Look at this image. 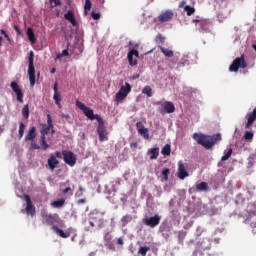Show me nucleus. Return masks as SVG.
Instances as JSON below:
<instances>
[{"label": "nucleus", "mask_w": 256, "mask_h": 256, "mask_svg": "<svg viewBox=\"0 0 256 256\" xmlns=\"http://www.w3.org/2000/svg\"><path fill=\"white\" fill-rule=\"evenodd\" d=\"M193 139L198 143V145H201L204 147V149H211L215 145V143H218V141H221V134H214V135H205L201 133H194Z\"/></svg>", "instance_id": "f257e3e1"}, {"label": "nucleus", "mask_w": 256, "mask_h": 256, "mask_svg": "<svg viewBox=\"0 0 256 256\" xmlns=\"http://www.w3.org/2000/svg\"><path fill=\"white\" fill-rule=\"evenodd\" d=\"M42 223H45L46 225H51L53 231H55V233L59 235V237H62V239H69V237H71V234L69 232H64L63 230H61V228L55 226L56 220L53 214L44 215Z\"/></svg>", "instance_id": "f03ea898"}, {"label": "nucleus", "mask_w": 256, "mask_h": 256, "mask_svg": "<svg viewBox=\"0 0 256 256\" xmlns=\"http://www.w3.org/2000/svg\"><path fill=\"white\" fill-rule=\"evenodd\" d=\"M76 106L78 107V109H80L81 111H83L85 117H87L88 119H90V121H98V123L103 120V118H101L99 116V114H95L93 112V109L87 107L85 104H83V102L77 100L76 101Z\"/></svg>", "instance_id": "7ed1b4c3"}, {"label": "nucleus", "mask_w": 256, "mask_h": 256, "mask_svg": "<svg viewBox=\"0 0 256 256\" xmlns=\"http://www.w3.org/2000/svg\"><path fill=\"white\" fill-rule=\"evenodd\" d=\"M35 54L30 51L28 56V76L31 87H35V65H34Z\"/></svg>", "instance_id": "20e7f679"}, {"label": "nucleus", "mask_w": 256, "mask_h": 256, "mask_svg": "<svg viewBox=\"0 0 256 256\" xmlns=\"http://www.w3.org/2000/svg\"><path fill=\"white\" fill-rule=\"evenodd\" d=\"M246 67L247 62L245 61V56L242 55L241 57H237L236 59H234V61L229 67V71L230 73H237V71H239L240 68L246 69Z\"/></svg>", "instance_id": "39448f33"}, {"label": "nucleus", "mask_w": 256, "mask_h": 256, "mask_svg": "<svg viewBox=\"0 0 256 256\" xmlns=\"http://www.w3.org/2000/svg\"><path fill=\"white\" fill-rule=\"evenodd\" d=\"M209 249H211V240L204 238L197 243L196 250L193 252L192 256L203 255V251H209Z\"/></svg>", "instance_id": "423d86ee"}, {"label": "nucleus", "mask_w": 256, "mask_h": 256, "mask_svg": "<svg viewBox=\"0 0 256 256\" xmlns=\"http://www.w3.org/2000/svg\"><path fill=\"white\" fill-rule=\"evenodd\" d=\"M97 133L101 143H103V141H109V131H107V127H105V121H103V119L98 122Z\"/></svg>", "instance_id": "0eeeda50"}, {"label": "nucleus", "mask_w": 256, "mask_h": 256, "mask_svg": "<svg viewBox=\"0 0 256 256\" xmlns=\"http://www.w3.org/2000/svg\"><path fill=\"white\" fill-rule=\"evenodd\" d=\"M131 93V84L125 83V85L121 86L120 90L116 93L115 101L117 103H121L129 94Z\"/></svg>", "instance_id": "6e6552de"}, {"label": "nucleus", "mask_w": 256, "mask_h": 256, "mask_svg": "<svg viewBox=\"0 0 256 256\" xmlns=\"http://www.w3.org/2000/svg\"><path fill=\"white\" fill-rule=\"evenodd\" d=\"M156 105H161V107L159 108L161 115H165V113H175V104H173V102L166 101L162 103L161 101H159L156 102Z\"/></svg>", "instance_id": "1a4fd4ad"}, {"label": "nucleus", "mask_w": 256, "mask_h": 256, "mask_svg": "<svg viewBox=\"0 0 256 256\" xmlns=\"http://www.w3.org/2000/svg\"><path fill=\"white\" fill-rule=\"evenodd\" d=\"M144 225L146 227H150L151 229H155L161 223V216L159 214H155L154 216L151 217H146L143 219Z\"/></svg>", "instance_id": "9d476101"}, {"label": "nucleus", "mask_w": 256, "mask_h": 256, "mask_svg": "<svg viewBox=\"0 0 256 256\" xmlns=\"http://www.w3.org/2000/svg\"><path fill=\"white\" fill-rule=\"evenodd\" d=\"M62 155L66 165L75 167V163H77V157H75V154L72 151L64 150L62 151Z\"/></svg>", "instance_id": "9b49d317"}, {"label": "nucleus", "mask_w": 256, "mask_h": 256, "mask_svg": "<svg viewBox=\"0 0 256 256\" xmlns=\"http://www.w3.org/2000/svg\"><path fill=\"white\" fill-rule=\"evenodd\" d=\"M31 147H32V149H35V150L41 149L42 151H47V149H49V144L47 143L46 137L45 136H41V138H40V146H39V144H37V142L32 141L31 142Z\"/></svg>", "instance_id": "f8f14e48"}, {"label": "nucleus", "mask_w": 256, "mask_h": 256, "mask_svg": "<svg viewBox=\"0 0 256 256\" xmlns=\"http://www.w3.org/2000/svg\"><path fill=\"white\" fill-rule=\"evenodd\" d=\"M174 15L175 13H173V10H166L158 16V21L160 23H167L173 19Z\"/></svg>", "instance_id": "ddd939ff"}, {"label": "nucleus", "mask_w": 256, "mask_h": 256, "mask_svg": "<svg viewBox=\"0 0 256 256\" xmlns=\"http://www.w3.org/2000/svg\"><path fill=\"white\" fill-rule=\"evenodd\" d=\"M11 89L14 91V93H16L17 95V101L19 103H23V90H21V88H19V84H17V82L13 81L10 84Z\"/></svg>", "instance_id": "4468645a"}, {"label": "nucleus", "mask_w": 256, "mask_h": 256, "mask_svg": "<svg viewBox=\"0 0 256 256\" xmlns=\"http://www.w3.org/2000/svg\"><path fill=\"white\" fill-rule=\"evenodd\" d=\"M136 129H137L139 135H141V137H143V139H149V129L145 128V125H143V122H141V121L137 122Z\"/></svg>", "instance_id": "2eb2a0df"}, {"label": "nucleus", "mask_w": 256, "mask_h": 256, "mask_svg": "<svg viewBox=\"0 0 256 256\" xmlns=\"http://www.w3.org/2000/svg\"><path fill=\"white\" fill-rule=\"evenodd\" d=\"M26 201V213L27 215H35V205H33V202H31V197L29 195L24 196Z\"/></svg>", "instance_id": "dca6fc26"}, {"label": "nucleus", "mask_w": 256, "mask_h": 256, "mask_svg": "<svg viewBox=\"0 0 256 256\" xmlns=\"http://www.w3.org/2000/svg\"><path fill=\"white\" fill-rule=\"evenodd\" d=\"M246 119L247 123L245 125V129H250L256 121V108H254L252 112H249L246 115Z\"/></svg>", "instance_id": "f3484780"}, {"label": "nucleus", "mask_w": 256, "mask_h": 256, "mask_svg": "<svg viewBox=\"0 0 256 256\" xmlns=\"http://www.w3.org/2000/svg\"><path fill=\"white\" fill-rule=\"evenodd\" d=\"M178 177L179 179H185L186 177H189L187 168H185V164H183L182 161L178 162Z\"/></svg>", "instance_id": "a211bd4d"}, {"label": "nucleus", "mask_w": 256, "mask_h": 256, "mask_svg": "<svg viewBox=\"0 0 256 256\" xmlns=\"http://www.w3.org/2000/svg\"><path fill=\"white\" fill-rule=\"evenodd\" d=\"M47 163L51 171H55V169H57V166L59 165V161L57 160V157H55L54 154H50Z\"/></svg>", "instance_id": "6ab92c4d"}, {"label": "nucleus", "mask_w": 256, "mask_h": 256, "mask_svg": "<svg viewBox=\"0 0 256 256\" xmlns=\"http://www.w3.org/2000/svg\"><path fill=\"white\" fill-rule=\"evenodd\" d=\"M133 55L139 57V51L132 49L130 52H128V61L131 67H135V65H137V58H133Z\"/></svg>", "instance_id": "aec40b11"}, {"label": "nucleus", "mask_w": 256, "mask_h": 256, "mask_svg": "<svg viewBox=\"0 0 256 256\" xmlns=\"http://www.w3.org/2000/svg\"><path fill=\"white\" fill-rule=\"evenodd\" d=\"M64 19L69 21L73 27H77V20L75 19V13H73V11L69 10L66 14H64Z\"/></svg>", "instance_id": "412c9836"}, {"label": "nucleus", "mask_w": 256, "mask_h": 256, "mask_svg": "<svg viewBox=\"0 0 256 256\" xmlns=\"http://www.w3.org/2000/svg\"><path fill=\"white\" fill-rule=\"evenodd\" d=\"M53 89H54L53 99H54L57 107H59V109H61V94H59L57 82L54 84Z\"/></svg>", "instance_id": "4be33fe9"}, {"label": "nucleus", "mask_w": 256, "mask_h": 256, "mask_svg": "<svg viewBox=\"0 0 256 256\" xmlns=\"http://www.w3.org/2000/svg\"><path fill=\"white\" fill-rule=\"evenodd\" d=\"M35 137H37V127H30L27 135L25 136V141H34Z\"/></svg>", "instance_id": "5701e85b"}, {"label": "nucleus", "mask_w": 256, "mask_h": 256, "mask_svg": "<svg viewBox=\"0 0 256 256\" xmlns=\"http://www.w3.org/2000/svg\"><path fill=\"white\" fill-rule=\"evenodd\" d=\"M28 39L32 43H37V38H35V32H33V28H27Z\"/></svg>", "instance_id": "b1692460"}, {"label": "nucleus", "mask_w": 256, "mask_h": 256, "mask_svg": "<svg viewBox=\"0 0 256 256\" xmlns=\"http://www.w3.org/2000/svg\"><path fill=\"white\" fill-rule=\"evenodd\" d=\"M158 49H160L161 53H163V55L165 57H173V55H174L173 50H169V48H165L163 46H159Z\"/></svg>", "instance_id": "393cba45"}, {"label": "nucleus", "mask_w": 256, "mask_h": 256, "mask_svg": "<svg viewBox=\"0 0 256 256\" xmlns=\"http://www.w3.org/2000/svg\"><path fill=\"white\" fill-rule=\"evenodd\" d=\"M148 153L151 155L150 159L151 161L157 159L159 157V148H152L148 151Z\"/></svg>", "instance_id": "a878e982"}, {"label": "nucleus", "mask_w": 256, "mask_h": 256, "mask_svg": "<svg viewBox=\"0 0 256 256\" xmlns=\"http://www.w3.org/2000/svg\"><path fill=\"white\" fill-rule=\"evenodd\" d=\"M51 129H52V133H55V130H53L51 126L44 125L41 130V137H45V135H49V131H51Z\"/></svg>", "instance_id": "bb28decb"}, {"label": "nucleus", "mask_w": 256, "mask_h": 256, "mask_svg": "<svg viewBox=\"0 0 256 256\" xmlns=\"http://www.w3.org/2000/svg\"><path fill=\"white\" fill-rule=\"evenodd\" d=\"M197 191H209V184L207 182H201L196 186Z\"/></svg>", "instance_id": "cd10ccee"}, {"label": "nucleus", "mask_w": 256, "mask_h": 256, "mask_svg": "<svg viewBox=\"0 0 256 256\" xmlns=\"http://www.w3.org/2000/svg\"><path fill=\"white\" fill-rule=\"evenodd\" d=\"M200 31H207L209 29V22L207 20L199 21Z\"/></svg>", "instance_id": "c85d7f7f"}, {"label": "nucleus", "mask_w": 256, "mask_h": 256, "mask_svg": "<svg viewBox=\"0 0 256 256\" xmlns=\"http://www.w3.org/2000/svg\"><path fill=\"white\" fill-rule=\"evenodd\" d=\"M142 93L144 95H147V97H153V89L151 86H145L142 90Z\"/></svg>", "instance_id": "c756f323"}, {"label": "nucleus", "mask_w": 256, "mask_h": 256, "mask_svg": "<svg viewBox=\"0 0 256 256\" xmlns=\"http://www.w3.org/2000/svg\"><path fill=\"white\" fill-rule=\"evenodd\" d=\"M18 135L19 139H23V135H25V124L23 122L19 123Z\"/></svg>", "instance_id": "7c9ffc66"}, {"label": "nucleus", "mask_w": 256, "mask_h": 256, "mask_svg": "<svg viewBox=\"0 0 256 256\" xmlns=\"http://www.w3.org/2000/svg\"><path fill=\"white\" fill-rule=\"evenodd\" d=\"M51 205L52 207H56V208L63 207V205H65V199L56 200L52 202Z\"/></svg>", "instance_id": "2f4dec72"}, {"label": "nucleus", "mask_w": 256, "mask_h": 256, "mask_svg": "<svg viewBox=\"0 0 256 256\" xmlns=\"http://www.w3.org/2000/svg\"><path fill=\"white\" fill-rule=\"evenodd\" d=\"M22 115L25 119H29V104L24 105L22 108Z\"/></svg>", "instance_id": "473e14b6"}, {"label": "nucleus", "mask_w": 256, "mask_h": 256, "mask_svg": "<svg viewBox=\"0 0 256 256\" xmlns=\"http://www.w3.org/2000/svg\"><path fill=\"white\" fill-rule=\"evenodd\" d=\"M184 11H186L188 17H191V15H193L195 13V8L189 6V5H186L184 7Z\"/></svg>", "instance_id": "72a5a7b5"}, {"label": "nucleus", "mask_w": 256, "mask_h": 256, "mask_svg": "<svg viewBox=\"0 0 256 256\" xmlns=\"http://www.w3.org/2000/svg\"><path fill=\"white\" fill-rule=\"evenodd\" d=\"M155 43L158 45H163L165 43V37H163L161 34H158L155 38Z\"/></svg>", "instance_id": "f704fd0d"}, {"label": "nucleus", "mask_w": 256, "mask_h": 256, "mask_svg": "<svg viewBox=\"0 0 256 256\" xmlns=\"http://www.w3.org/2000/svg\"><path fill=\"white\" fill-rule=\"evenodd\" d=\"M253 137H255V134H254L253 132H251V131H246V132L244 133V139H245L246 141H251V140H253Z\"/></svg>", "instance_id": "c9c22d12"}, {"label": "nucleus", "mask_w": 256, "mask_h": 256, "mask_svg": "<svg viewBox=\"0 0 256 256\" xmlns=\"http://www.w3.org/2000/svg\"><path fill=\"white\" fill-rule=\"evenodd\" d=\"M162 155H171V145L166 144V145L162 148Z\"/></svg>", "instance_id": "e433bc0d"}, {"label": "nucleus", "mask_w": 256, "mask_h": 256, "mask_svg": "<svg viewBox=\"0 0 256 256\" xmlns=\"http://www.w3.org/2000/svg\"><path fill=\"white\" fill-rule=\"evenodd\" d=\"M149 247H147V246H142V247H140L139 248V251H138V253H139V255H141V256H147V252L149 251Z\"/></svg>", "instance_id": "4c0bfd02"}, {"label": "nucleus", "mask_w": 256, "mask_h": 256, "mask_svg": "<svg viewBox=\"0 0 256 256\" xmlns=\"http://www.w3.org/2000/svg\"><path fill=\"white\" fill-rule=\"evenodd\" d=\"M50 7L55 9V7L61 6V0H49Z\"/></svg>", "instance_id": "58836bf2"}, {"label": "nucleus", "mask_w": 256, "mask_h": 256, "mask_svg": "<svg viewBox=\"0 0 256 256\" xmlns=\"http://www.w3.org/2000/svg\"><path fill=\"white\" fill-rule=\"evenodd\" d=\"M231 155H233V149L230 148L228 152L224 156H222L221 161H227L231 157Z\"/></svg>", "instance_id": "ea45409f"}, {"label": "nucleus", "mask_w": 256, "mask_h": 256, "mask_svg": "<svg viewBox=\"0 0 256 256\" xmlns=\"http://www.w3.org/2000/svg\"><path fill=\"white\" fill-rule=\"evenodd\" d=\"M169 173H171V170H169V168H165V169L162 171V176L164 177V180H165V181H168V180H169Z\"/></svg>", "instance_id": "a19ab883"}, {"label": "nucleus", "mask_w": 256, "mask_h": 256, "mask_svg": "<svg viewBox=\"0 0 256 256\" xmlns=\"http://www.w3.org/2000/svg\"><path fill=\"white\" fill-rule=\"evenodd\" d=\"M91 0H85V5H84V10L85 13H87V11H91Z\"/></svg>", "instance_id": "79ce46f5"}, {"label": "nucleus", "mask_w": 256, "mask_h": 256, "mask_svg": "<svg viewBox=\"0 0 256 256\" xmlns=\"http://www.w3.org/2000/svg\"><path fill=\"white\" fill-rule=\"evenodd\" d=\"M69 56V50L64 49L61 54L57 55V59H61V57H68Z\"/></svg>", "instance_id": "37998d69"}, {"label": "nucleus", "mask_w": 256, "mask_h": 256, "mask_svg": "<svg viewBox=\"0 0 256 256\" xmlns=\"http://www.w3.org/2000/svg\"><path fill=\"white\" fill-rule=\"evenodd\" d=\"M112 239L113 237L111 236V233L107 232L104 236V241H106V243H111Z\"/></svg>", "instance_id": "c03bdc74"}, {"label": "nucleus", "mask_w": 256, "mask_h": 256, "mask_svg": "<svg viewBox=\"0 0 256 256\" xmlns=\"http://www.w3.org/2000/svg\"><path fill=\"white\" fill-rule=\"evenodd\" d=\"M46 126L53 128V120L51 119V114L47 115V125Z\"/></svg>", "instance_id": "a18cd8bd"}, {"label": "nucleus", "mask_w": 256, "mask_h": 256, "mask_svg": "<svg viewBox=\"0 0 256 256\" xmlns=\"http://www.w3.org/2000/svg\"><path fill=\"white\" fill-rule=\"evenodd\" d=\"M91 16H92V19H94V21H98V19H101V14L99 13L92 12Z\"/></svg>", "instance_id": "49530a36"}, {"label": "nucleus", "mask_w": 256, "mask_h": 256, "mask_svg": "<svg viewBox=\"0 0 256 256\" xmlns=\"http://www.w3.org/2000/svg\"><path fill=\"white\" fill-rule=\"evenodd\" d=\"M62 193H63L64 195H67V193H69V195H73V190L71 189V187H67L66 189H64V190L62 191Z\"/></svg>", "instance_id": "de8ad7c7"}, {"label": "nucleus", "mask_w": 256, "mask_h": 256, "mask_svg": "<svg viewBox=\"0 0 256 256\" xmlns=\"http://www.w3.org/2000/svg\"><path fill=\"white\" fill-rule=\"evenodd\" d=\"M54 157H56V159H63V153L56 151Z\"/></svg>", "instance_id": "09e8293b"}, {"label": "nucleus", "mask_w": 256, "mask_h": 256, "mask_svg": "<svg viewBox=\"0 0 256 256\" xmlns=\"http://www.w3.org/2000/svg\"><path fill=\"white\" fill-rule=\"evenodd\" d=\"M130 147H131V149H137V147H139V144L137 142H132L130 144Z\"/></svg>", "instance_id": "8fccbe9b"}, {"label": "nucleus", "mask_w": 256, "mask_h": 256, "mask_svg": "<svg viewBox=\"0 0 256 256\" xmlns=\"http://www.w3.org/2000/svg\"><path fill=\"white\" fill-rule=\"evenodd\" d=\"M79 191H80V193L79 192H77V194L76 195H78V197H81V195H83V191H85V189H83V187H79Z\"/></svg>", "instance_id": "3c124183"}, {"label": "nucleus", "mask_w": 256, "mask_h": 256, "mask_svg": "<svg viewBox=\"0 0 256 256\" xmlns=\"http://www.w3.org/2000/svg\"><path fill=\"white\" fill-rule=\"evenodd\" d=\"M14 30L18 35H21V30L19 29V26H14Z\"/></svg>", "instance_id": "603ef678"}, {"label": "nucleus", "mask_w": 256, "mask_h": 256, "mask_svg": "<svg viewBox=\"0 0 256 256\" xmlns=\"http://www.w3.org/2000/svg\"><path fill=\"white\" fill-rule=\"evenodd\" d=\"M117 243L118 245H123V238H118Z\"/></svg>", "instance_id": "864d4df0"}, {"label": "nucleus", "mask_w": 256, "mask_h": 256, "mask_svg": "<svg viewBox=\"0 0 256 256\" xmlns=\"http://www.w3.org/2000/svg\"><path fill=\"white\" fill-rule=\"evenodd\" d=\"M85 201H86L85 199H79L78 204L81 205V204L85 203Z\"/></svg>", "instance_id": "5fc2aeb1"}, {"label": "nucleus", "mask_w": 256, "mask_h": 256, "mask_svg": "<svg viewBox=\"0 0 256 256\" xmlns=\"http://www.w3.org/2000/svg\"><path fill=\"white\" fill-rule=\"evenodd\" d=\"M127 219L131 220V217H129V216H123L122 221H127Z\"/></svg>", "instance_id": "6e6d98bb"}, {"label": "nucleus", "mask_w": 256, "mask_h": 256, "mask_svg": "<svg viewBox=\"0 0 256 256\" xmlns=\"http://www.w3.org/2000/svg\"><path fill=\"white\" fill-rule=\"evenodd\" d=\"M4 37H5V39H7V41L11 40V38H9V34H5Z\"/></svg>", "instance_id": "4d7b16f0"}, {"label": "nucleus", "mask_w": 256, "mask_h": 256, "mask_svg": "<svg viewBox=\"0 0 256 256\" xmlns=\"http://www.w3.org/2000/svg\"><path fill=\"white\" fill-rule=\"evenodd\" d=\"M0 33H1V35H7V32H5V30H0Z\"/></svg>", "instance_id": "13d9d810"}, {"label": "nucleus", "mask_w": 256, "mask_h": 256, "mask_svg": "<svg viewBox=\"0 0 256 256\" xmlns=\"http://www.w3.org/2000/svg\"><path fill=\"white\" fill-rule=\"evenodd\" d=\"M199 21H201V20L193 19V20H192V23H199Z\"/></svg>", "instance_id": "bf43d9fd"}, {"label": "nucleus", "mask_w": 256, "mask_h": 256, "mask_svg": "<svg viewBox=\"0 0 256 256\" xmlns=\"http://www.w3.org/2000/svg\"><path fill=\"white\" fill-rule=\"evenodd\" d=\"M89 223H90L91 227H95V223H93V221H90Z\"/></svg>", "instance_id": "052dcab7"}, {"label": "nucleus", "mask_w": 256, "mask_h": 256, "mask_svg": "<svg viewBox=\"0 0 256 256\" xmlns=\"http://www.w3.org/2000/svg\"><path fill=\"white\" fill-rule=\"evenodd\" d=\"M2 42H3V37L0 36V47L2 45Z\"/></svg>", "instance_id": "680f3d73"}, {"label": "nucleus", "mask_w": 256, "mask_h": 256, "mask_svg": "<svg viewBox=\"0 0 256 256\" xmlns=\"http://www.w3.org/2000/svg\"><path fill=\"white\" fill-rule=\"evenodd\" d=\"M252 49L256 52V44L252 45Z\"/></svg>", "instance_id": "e2e57ef3"}, {"label": "nucleus", "mask_w": 256, "mask_h": 256, "mask_svg": "<svg viewBox=\"0 0 256 256\" xmlns=\"http://www.w3.org/2000/svg\"><path fill=\"white\" fill-rule=\"evenodd\" d=\"M50 73H55V68H52L51 70H50Z\"/></svg>", "instance_id": "0e129e2a"}, {"label": "nucleus", "mask_w": 256, "mask_h": 256, "mask_svg": "<svg viewBox=\"0 0 256 256\" xmlns=\"http://www.w3.org/2000/svg\"><path fill=\"white\" fill-rule=\"evenodd\" d=\"M184 5H185V1H182L180 7H183Z\"/></svg>", "instance_id": "69168bd1"}, {"label": "nucleus", "mask_w": 256, "mask_h": 256, "mask_svg": "<svg viewBox=\"0 0 256 256\" xmlns=\"http://www.w3.org/2000/svg\"><path fill=\"white\" fill-rule=\"evenodd\" d=\"M252 227H256V224H252Z\"/></svg>", "instance_id": "338daca9"}]
</instances>
